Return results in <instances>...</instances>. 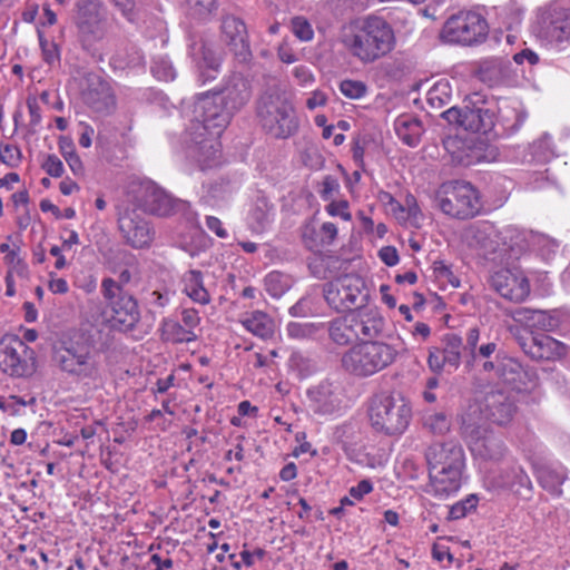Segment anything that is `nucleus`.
I'll return each instance as SVG.
<instances>
[{
    "mask_svg": "<svg viewBox=\"0 0 570 570\" xmlns=\"http://www.w3.org/2000/svg\"><path fill=\"white\" fill-rule=\"evenodd\" d=\"M233 114L218 92L199 95L191 106L190 125L184 142L187 157L202 169L210 168L218 161L220 144L218 136L228 126Z\"/></svg>",
    "mask_w": 570,
    "mask_h": 570,
    "instance_id": "obj_1",
    "label": "nucleus"
},
{
    "mask_svg": "<svg viewBox=\"0 0 570 570\" xmlns=\"http://www.w3.org/2000/svg\"><path fill=\"white\" fill-rule=\"evenodd\" d=\"M340 42L350 57L363 65H372L394 50L396 37L384 18L371 14L344 26Z\"/></svg>",
    "mask_w": 570,
    "mask_h": 570,
    "instance_id": "obj_2",
    "label": "nucleus"
},
{
    "mask_svg": "<svg viewBox=\"0 0 570 570\" xmlns=\"http://www.w3.org/2000/svg\"><path fill=\"white\" fill-rule=\"evenodd\" d=\"M256 118L262 129L275 139H287L299 128V120L286 90L278 83L269 85L258 97Z\"/></svg>",
    "mask_w": 570,
    "mask_h": 570,
    "instance_id": "obj_3",
    "label": "nucleus"
},
{
    "mask_svg": "<svg viewBox=\"0 0 570 570\" xmlns=\"http://www.w3.org/2000/svg\"><path fill=\"white\" fill-rule=\"evenodd\" d=\"M525 114L517 108H501L499 118L490 108L470 107L462 108L451 107L442 112V117L452 125H455L466 131L488 134L495 125L497 120L509 132L517 131L525 120Z\"/></svg>",
    "mask_w": 570,
    "mask_h": 570,
    "instance_id": "obj_4",
    "label": "nucleus"
},
{
    "mask_svg": "<svg viewBox=\"0 0 570 570\" xmlns=\"http://www.w3.org/2000/svg\"><path fill=\"white\" fill-rule=\"evenodd\" d=\"M368 417L372 428L389 436L403 434L412 419L410 402L400 393H380L371 399Z\"/></svg>",
    "mask_w": 570,
    "mask_h": 570,
    "instance_id": "obj_5",
    "label": "nucleus"
},
{
    "mask_svg": "<svg viewBox=\"0 0 570 570\" xmlns=\"http://www.w3.org/2000/svg\"><path fill=\"white\" fill-rule=\"evenodd\" d=\"M397 356V350L385 342L365 341L350 347L341 358L342 367L356 377H370L390 365Z\"/></svg>",
    "mask_w": 570,
    "mask_h": 570,
    "instance_id": "obj_6",
    "label": "nucleus"
},
{
    "mask_svg": "<svg viewBox=\"0 0 570 570\" xmlns=\"http://www.w3.org/2000/svg\"><path fill=\"white\" fill-rule=\"evenodd\" d=\"M102 316L110 326L120 332L132 331L140 321L137 298L116 285L115 278L105 277L100 284Z\"/></svg>",
    "mask_w": 570,
    "mask_h": 570,
    "instance_id": "obj_7",
    "label": "nucleus"
},
{
    "mask_svg": "<svg viewBox=\"0 0 570 570\" xmlns=\"http://www.w3.org/2000/svg\"><path fill=\"white\" fill-rule=\"evenodd\" d=\"M440 209L458 219L475 217L481 209L478 190L466 181H450L441 186L438 196Z\"/></svg>",
    "mask_w": 570,
    "mask_h": 570,
    "instance_id": "obj_8",
    "label": "nucleus"
},
{
    "mask_svg": "<svg viewBox=\"0 0 570 570\" xmlns=\"http://www.w3.org/2000/svg\"><path fill=\"white\" fill-rule=\"evenodd\" d=\"M326 303L337 312L355 311L367 304L370 294L362 277L346 274L323 287Z\"/></svg>",
    "mask_w": 570,
    "mask_h": 570,
    "instance_id": "obj_9",
    "label": "nucleus"
},
{
    "mask_svg": "<svg viewBox=\"0 0 570 570\" xmlns=\"http://www.w3.org/2000/svg\"><path fill=\"white\" fill-rule=\"evenodd\" d=\"M488 36V22L478 12L460 11L444 23L441 37L445 42L463 46L478 45Z\"/></svg>",
    "mask_w": 570,
    "mask_h": 570,
    "instance_id": "obj_10",
    "label": "nucleus"
},
{
    "mask_svg": "<svg viewBox=\"0 0 570 570\" xmlns=\"http://www.w3.org/2000/svg\"><path fill=\"white\" fill-rule=\"evenodd\" d=\"M55 360L59 367L80 381H96L100 377V365L97 355L83 344L60 347Z\"/></svg>",
    "mask_w": 570,
    "mask_h": 570,
    "instance_id": "obj_11",
    "label": "nucleus"
},
{
    "mask_svg": "<svg viewBox=\"0 0 570 570\" xmlns=\"http://www.w3.org/2000/svg\"><path fill=\"white\" fill-rule=\"evenodd\" d=\"M0 368L11 376H30L36 371L35 351L16 335L0 340Z\"/></svg>",
    "mask_w": 570,
    "mask_h": 570,
    "instance_id": "obj_12",
    "label": "nucleus"
},
{
    "mask_svg": "<svg viewBox=\"0 0 570 570\" xmlns=\"http://www.w3.org/2000/svg\"><path fill=\"white\" fill-rule=\"evenodd\" d=\"M134 199L145 213L167 217L186 208V203L168 195L153 181H142L132 189Z\"/></svg>",
    "mask_w": 570,
    "mask_h": 570,
    "instance_id": "obj_13",
    "label": "nucleus"
},
{
    "mask_svg": "<svg viewBox=\"0 0 570 570\" xmlns=\"http://www.w3.org/2000/svg\"><path fill=\"white\" fill-rule=\"evenodd\" d=\"M466 433L469 449L480 464L498 463L509 452L502 438L488 428L475 426Z\"/></svg>",
    "mask_w": 570,
    "mask_h": 570,
    "instance_id": "obj_14",
    "label": "nucleus"
},
{
    "mask_svg": "<svg viewBox=\"0 0 570 570\" xmlns=\"http://www.w3.org/2000/svg\"><path fill=\"white\" fill-rule=\"evenodd\" d=\"M518 393L508 390H491L480 405L484 419L498 425H504L512 421L518 411Z\"/></svg>",
    "mask_w": 570,
    "mask_h": 570,
    "instance_id": "obj_15",
    "label": "nucleus"
},
{
    "mask_svg": "<svg viewBox=\"0 0 570 570\" xmlns=\"http://www.w3.org/2000/svg\"><path fill=\"white\" fill-rule=\"evenodd\" d=\"M489 282L493 291L510 302L521 303L530 294L529 281L518 269L500 268L494 271Z\"/></svg>",
    "mask_w": 570,
    "mask_h": 570,
    "instance_id": "obj_16",
    "label": "nucleus"
},
{
    "mask_svg": "<svg viewBox=\"0 0 570 570\" xmlns=\"http://www.w3.org/2000/svg\"><path fill=\"white\" fill-rule=\"evenodd\" d=\"M121 236L134 248L149 247L155 233L150 223L136 209H125L118 218Z\"/></svg>",
    "mask_w": 570,
    "mask_h": 570,
    "instance_id": "obj_17",
    "label": "nucleus"
},
{
    "mask_svg": "<svg viewBox=\"0 0 570 570\" xmlns=\"http://www.w3.org/2000/svg\"><path fill=\"white\" fill-rule=\"evenodd\" d=\"M538 35L549 42L570 40V9L550 7L538 18Z\"/></svg>",
    "mask_w": 570,
    "mask_h": 570,
    "instance_id": "obj_18",
    "label": "nucleus"
},
{
    "mask_svg": "<svg viewBox=\"0 0 570 570\" xmlns=\"http://www.w3.org/2000/svg\"><path fill=\"white\" fill-rule=\"evenodd\" d=\"M81 96L83 102L99 115H110L116 109V97L110 83L98 75L86 77Z\"/></svg>",
    "mask_w": 570,
    "mask_h": 570,
    "instance_id": "obj_19",
    "label": "nucleus"
},
{
    "mask_svg": "<svg viewBox=\"0 0 570 570\" xmlns=\"http://www.w3.org/2000/svg\"><path fill=\"white\" fill-rule=\"evenodd\" d=\"M487 478L492 488L507 489L520 495L530 494L532 490L529 475L515 460L490 472Z\"/></svg>",
    "mask_w": 570,
    "mask_h": 570,
    "instance_id": "obj_20",
    "label": "nucleus"
},
{
    "mask_svg": "<svg viewBox=\"0 0 570 570\" xmlns=\"http://www.w3.org/2000/svg\"><path fill=\"white\" fill-rule=\"evenodd\" d=\"M222 32L236 60L248 63L253 55L245 22L234 14H226L222 20Z\"/></svg>",
    "mask_w": 570,
    "mask_h": 570,
    "instance_id": "obj_21",
    "label": "nucleus"
},
{
    "mask_svg": "<svg viewBox=\"0 0 570 570\" xmlns=\"http://www.w3.org/2000/svg\"><path fill=\"white\" fill-rule=\"evenodd\" d=\"M525 354L535 360H553L567 355L568 346L549 335L517 336Z\"/></svg>",
    "mask_w": 570,
    "mask_h": 570,
    "instance_id": "obj_22",
    "label": "nucleus"
},
{
    "mask_svg": "<svg viewBox=\"0 0 570 570\" xmlns=\"http://www.w3.org/2000/svg\"><path fill=\"white\" fill-rule=\"evenodd\" d=\"M429 470H459L464 468L463 449L453 443H440L431 445L426 451Z\"/></svg>",
    "mask_w": 570,
    "mask_h": 570,
    "instance_id": "obj_23",
    "label": "nucleus"
},
{
    "mask_svg": "<svg viewBox=\"0 0 570 570\" xmlns=\"http://www.w3.org/2000/svg\"><path fill=\"white\" fill-rule=\"evenodd\" d=\"M351 314L358 340L376 337L382 333L385 321L377 308L364 305L352 311Z\"/></svg>",
    "mask_w": 570,
    "mask_h": 570,
    "instance_id": "obj_24",
    "label": "nucleus"
},
{
    "mask_svg": "<svg viewBox=\"0 0 570 570\" xmlns=\"http://www.w3.org/2000/svg\"><path fill=\"white\" fill-rule=\"evenodd\" d=\"M225 105L234 115L237 110L244 107L250 99L252 86L248 79L242 75H233L222 92Z\"/></svg>",
    "mask_w": 570,
    "mask_h": 570,
    "instance_id": "obj_25",
    "label": "nucleus"
},
{
    "mask_svg": "<svg viewBox=\"0 0 570 570\" xmlns=\"http://www.w3.org/2000/svg\"><path fill=\"white\" fill-rule=\"evenodd\" d=\"M429 492L436 497H448L461 487L462 471L459 470H429Z\"/></svg>",
    "mask_w": 570,
    "mask_h": 570,
    "instance_id": "obj_26",
    "label": "nucleus"
},
{
    "mask_svg": "<svg viewBox=\"0 0 570 570\" xmlns=\"http://www.w3.org/2000/svg\"><path fill=\"white\" fill-rule=\"evenodd\" d=\"M514 320L524 324L530 330L550 332L559 326V318L556 314L541 309L518 308Z\"/></svg>",
    "mask_w": 570,
    "mask_h": 570,
    "instance_id": "obj_27",
    "label": "nucleus"
},
{
    "mask_svg": "<svg viewBox=\"0 0 570 570\" xmlns=\"http://www.w3.org/2000/svg\"><path fill=\"white\" fill-rule=\"evenodd\" d=\"M480 341V330L474 326L468 330L465 334L464 356L466 367L473 366L479 358H491L497 352L498 344L488 342L478 346Z\"/></svg>",
    "mask_w": 570,
    "mask_h": 570,
    "instance_id": "obj_28",
    "label": "nucleus"
},
{
    "mask_svg": "<svg viewBox=\"0 0 570 570\" xmlns=\"http://www.w3.org/2000/svg\"><path fill=\"white\" fill-rule=\"evenodd\" d=\"M497 366L498 377L511 386L510 391L519 393L525 387L528 374L518 361L511 357H503Z\"/></svg>",
    "mask_w": 570,
    "mask_h": 570,
    "instance_id": "obj_29",
    "label": "nucleus"
},
{
    "mask_svg": "<svg viewBox=\"0 0 570 570\" xmlns=\"http://www.w3.org/2000/svg\"><path fill=\"white\" fill-rule=\"evenodd\" d=\"M240 323L248 332L257 337L266 340L274 334V321L265 312L253 311L244 313L240 316Z\"/></svg>",
    "mask_w": 570,
    "mask_h": 570,
    "instance_id": "obj_30",
    "label": "nucleus"
},
{
    "mask_svg": "<svg viewBox=\"0 0 570 570\" xmlns=\"http://www.w3.org/2000/svg\"><path fill=\"white\" fill-rule=\"evenodd\" d=\"M394 128L397 137L407 146L415 147L423 134L421 121L411 115H402L396 118Z\"/></svg>",
    "mask_w": 570,
    "mask_h": 570,
    "instance_id": "obj_31",
    "label": "nucleus"
},
{
    "mask_svg": "<svg viewBox=\"0 0 570 570\" xmlns=\"http://www.w3.org/2000/svg\"><path fill=\"white\" fill-rule=\"evenodd\" d=\"M330 338L337 345H347L356 340L357 333L351 312L333 320L328 325Z\"/></svg>",
    "mask_w": 570,
    "mask_h": 570,
    "instance_id": "obj_32",
    "label": "nucleus"
},
{
    "mask_svg": "<svg viewBox=\"0 0 570 570\" xmlns=\"http://www.w3.org/2000/svg\"><path fill=\"white\" fill-rule=\"evenodd\" d=\"M184 293L200 305H207L210 302V295L204 286L203 274L199 271H187L183 276Z\"/></svg>",
    "mask_w": 570,
    "mask_h": 570,
    "instance_id": "obj_33",
    "label": "nucleus"
},
{
    "mask_svg": "<svg viewBox=\"0 0 570 570\" xmlns=\"http://www.w3.org/2000/svg\"><path fill=\"white\" fill-rule=\"evenodd\" d=\"M78 29L80 39L85 47L90 48L96 42L105 37V23L98 18L97 14L89 18L79 17Z\"/></svg>",
    "mask_w": 570,
    "mask_h": 570,
    "instance_id": "obj_34",
    "label": "nucleus"
},
{
    "mask_svg": "<svg viewBox=\"0 0 570 570\" xmlns=\"http://www.w3.org/2000/svg\"><path fill=\"white\" fill-rule=\"evenodd\" d=\"M161 340L173 344L189 343L197 340V335L191 330L173 318H164L160 324Z\"/></svg>",
    "mask_w": 570,
    "mask_h": 570,
    "instance_id": "obj_35",
    "label": "nucleus"
},
{
    "mask_svg": "<svg viewBox=\"0 0 570 570\" xmlns=\"http://www.w3.org/2000/svg\"><path fill=\"white\" fill-rule=\"evenodd\" d=\"M315 411L321 414H332L341 409V397L328 386H321L314 393Z\"/></svg>",
    "mask_w": 570,
    "mask_h": 570,
    "instance_id": "obj_36",
    "label": "nucleus"
},
{
    "mask_svg": "<svg viewBox=\"0 0 570 570\" xmlns=\"http://www.w3.org/2000/svg\"><path fill=\"white\" fill-rule=\"evenodd\" d=\"M264 285L266 292L273 297H281L292 286V278L278 271H273L265 276Z\"/></svg>",
    "mask_w": 570,
    "mask_h": 570,
    "instance_id": "obj_37",
    "label": "nucleus"
},
{
    "mask_svg": "<svg viewBox=\"0 0 570 570\" xmlns=\"http://www.w3.org/2000/svg\"><path fill=\"white\" fill-rule=\"evenodd\" d=\"M444 347L442 351L448 361V365L458 368L462 357V351L464 352L463 341L456 334H446L443 338Z\"/></svg>",
    "mask_w": 570,
    "mask_h": 570,
    "instance_id": "obj_38",
    "label": "nucleus"
},
{
    "mask_svg": "<svg viewBox=\"0 0 570 570\" xmlns=\"http://www.w3.org/2000/svg\"><path fill=\"white\" fill-rule=\"evenodd\" d=\"M451 100V89L446 81L436 82L426 94L428 104L435 109L442 108Z\"/></svg>",
    "mask_w": 570,
    "mask_h": 570,
    "instance_id": "obj_39",
    "label": "nucleus"
},
{
    "mask_svg": "<svg viewBox=\"0 0 570 570\" xmlns=\"http://www.w3.org/2000/svg\"><path fill=\"white\" fill-rule=\"evenodd\" d=\"M444 148L451 154L452 160L460 165H471V159L464 150L465 144L458 137H448L443 140Z\"/></svg>",
    "mask_w": 570,
    "mask_h": 570,
    "instance_id": "obj_40",
    "label": "nucleus"
},
{
    "mask_svg": "<svg viewBox=\"0 0 570 570\" xmlns=\"http://www.w3.org/2000/svg\"><path fill=\"white\" fill-rule=\"evenodd\" d=\"M424 426L434 434H444L450 430V420L442 412L426 413L423 420Z\"/></svg>",
    "mask_w": 570,
    "mask_h": 570,
    "instance_id": "obj_41",
    "label": "nucleus"
},
{
    "mask_svg": "<svg viewBox=\"0 0 570 570\" xmlns=\"http://www.w3.org/2000/svg\"><path fill=\"white\" fill-rule=\"evenodd\" d=\"M478 497L474 494L468 495L464 500L454 503L449 510L450 520H459L466 517L470 512L474 511L478 505Z\"/></svg>",
    "mask_w": 570,
    "mask_h": 570,
    "instance_id": "obj_42",
    "label": "nucleus"
},
{
    "mask_svg": "<svg viewBox=\"0 0 570 570\" xmlns=\"http://www.w3.org/2000/svg\"><path fill=\"white\" fill-rule=\"evenodd\" d=\"M564 476L556 471L542 470L539 474L540 484L552 494H561Z\"/></svg>",
    "mask_w": 570,
    "mask_h": 570,
    "instance_id": "obj_43",
    "label": "nucleus"
},
{
    "mask_svg": "<svg viewBox=\"0 0 570 570\" xmlns=\"http://www.w3.org/2000/svg\"><path fill=\"white\" fill-rule=\"evenodd\" d=\"M341 92L348 99H361L367 92V86L361 80L345 79L340 83Z\"/></svg>",
    "mask_w": 570,
    "mask_h": 570,
    "instance_id": "obj_44",
    "label": "nucleus"
},
{
    "mask_svg": "<svg viewBox=\"0 0 570 570\" xmlns=\"http://www.w3.org/2000/svg\"><path fill=\"white\" fill-rule=\"evenodd\" d=\"M151 72L156 78L163 81H170L176 77V71L171 62L164 57H158L154 60Z\"/></svg>",
    "mask_w": 570,
    "mask_h": 570,
    "instance_id": "obj_45",
    "label": "nucleus"
},
{
    "mask_svg": "<svg viewBox=\"0 0 570 570\" xmlns=\"http://www.w3.org/2000/svg\"><path fill=\"white\" fill-rule=\"evenodd\" d=\"M3 259L9 266L8 273L16 274L20 277H27L28 267L20 256V247L4 255Z\"/></svg>",
    "mask_w": 570,
    "mask_h": 570,
    "instance_id": "obj_46",
    "label": "nucleus"
},
{
    "mask_svg": "<svg viewBox=\"0 0 570 570\" xmlns=\"http://www.w3.org/2000/svg\"><path fill=\"white\" fill-rule=\"evenodd\" d=\"M42 58L48 65H53L60 60L58 46L55 41L48 40L41 31H38Z\"/></svg>",
    "mask_w": 570,
    "mask_h": 570,
    "instance_id": "obj_47",
    "label": "nucleus"
},
{
    "mask_svg": "<svg viewBox=\"0 0 570 570\" xmlns=\"http://www.w3.org/2000/svg\"><path fill=\"white\" fill-rule=\"evenodd\" d=\"M272 210L273 206L261 199L255 204L250 216L258 224V227L264 228L271 222Z\"/></svg>",
    "mask_w": 570,
    "mask_h": 570,
    "instance_id": "obj_48",
    "label": "nucleus"
},
{
    "mask_svg": "<svg viewBox=\"0 0 570 570\" xmlns=\"http://www.w3.org/2000/svg\"><path fill=\"white\" fill-rule=\"evenodd\" d=\"M293 33L302 41H308L313 38V29L309 22L303 17H295L292 20Z\"/></svg>",
    "mask_w": 570,
    "mask_h": 570,
    "instance_id": "obj_49",
    "label": "nucleus"
},
{
    "mask_svg": "<svg viewBox=\"0 0 570 570\" xmlns=\"http://www.w3.org/2000/svg\"><path fill=\"white\" fill-rule=\"evenodd\" d=\"M41 167L49 176L56 178L61 177L65 171L62 161L53 154L45 156Z\"/></svg>",
    "mask_w": 570,
    "mask_h": 570,
    "instance_id": "obj_50",
    "label": "nucleus"
},
{
    "mask_svg": "<svg viewBox=\"0 0 570 570\" xmlns=\"http://www.w3.org/2000/svg\"><path fill=\"white\" fill-rule=\"evenodd\" d=\"M504 12V23L507 28L512 30L521 24L523 18L522 8L518 7L515 3H511L503 8Z\"/></svg>",
    "mask_w": 570,
    "mask_h": 570,
    "instance_id": "obj_51",
    "label": "nucleus"
},
{
    "mask_svg": "<svg viewBox=\"0 0 570 570\" xmlns=\"http://www.w3.org/2000/svg\"><path fill=\"white\" fill-rule=\"evenodd\" d=\"M195 13L199 17H207L216 11V0H187Z\"/></svg>",
    "mask_w": 570,
    "mask_h": 570,
    "instance_id": "obj_52",
    "label": "nucleus"
},
{
    "mask_svg": "<svg viewBox=\"0 0 570 570\" xmlns=\"http://www.w3.org/2000/svg\"><path fill=\"white\" fill-rule=\"evenodd\" d=\"M27 107L30 115L29 127L32 132H36L37 127L41 122V109L35 97H28Z\"/></svg>",
    "mask_w": 570,
    "mask_h": 570,
    "instance_id": "obj_53",
    "label": "nucleus"
},
{
    "mask_svg": "<svg viewBox=\"0 0 570 570\" xmlns=\"http://www.w3.org/2000/svg\"><path fill=\"white\" fill-rule=\"evenodd\" d=\"M326 212L328 215L338 216L346 222L352 219V215L348 210V203L346 200L331 202L326 206Z\"/></svg>",
    "mask_w": 570,
    "mask_h": 570,
    "instance_id": "obj_54",
    "label": "nucleus"
},
{
    "mask_svg": "<svg viewBox=\"0 0 570 570\" xmlns=\"http://www.w3.org/2000/svg\"><path fill=\"white\" fill-rule=\"evenodd\" d=\"M428 364L431 371L440 373L444 365L448 364V361H445V356L443 355L442 351L438 347H434L430 350Z\"/></svg>",
    "mask_w": 570,
    "mask_h": 570,
    "instance_id": "obj_55",
    "label": "nucleus"
},
{
    "mask_svg": "<svg viewBox=\"0 0 570 570\" xmlns=\"http://www.w3.org/2000/svg\"><path fill=\"white\" fill-rule=\"evenodd\" d=\"M170 299H171L170 292L154 291L149 295L148 303L151 307H154L156 309H163L169 304Z\"/></svg>",
    "mask_w": 570,
    "mask_h": 570,
    "instance_id": "obj_56",
    "label": "nucleus"
},
{
    "mask_svg": "<svg viewBox=\"0 0 570 570\" xmlns=\"http://www.w3.org/2000/svg\"><path fill=\"white\" fill-rule=\"evenodd\" d=\"M340 189V184L337 179L331 175L324 177L322 181V189L320 190L321 197L325 200H328L334 193H337Z\"/></svg>",
    "mask_w": 570,
    "mask_h": 570,
    "instance_id": "obj_57",
    "label": "nucleus"
},
{
    "mask_svg": "<svg viewBox=\"0 0 570 570\" xmlns=\"http://www.w3.org/2000/svg\"><path fill=\"white\" fill-rule=\"evenodd\" d=\"M181 322L187 330H194L199 325L200 317L195 308H184L181 312Z\"/></svg>",
    "mask_w": 570,
    "mask_h": 570,
    "instance_id": "obj_58",
    "label": "nucleus"
},
{
    "mask_svg": "<svg viewBox=\"0 0 570 570\" xmlns=\"http://www.w3.org/2000/svg\"><path fill=\"white\" fill-rule=\"evenodd\" d=\"M312 325L292 322L287 325V334L293 338H302L312 334Z\"/></svg>",
    "mask_w": 570,
    "mask_h": 570,
    "instance_id": "obj_59",
    "label": "nucleus"
},
{
    "mask_svg": "<svg viewBox=\"0 0 570 570\" xmlns=\"http://www.w3.org/2000/svg\"><path fill=\"white\" fill-rule=\"evenodd\" d=\"M0 158L4 164L12 165L13 161H19L21 158V151L17 146L6 145L0 149Z\"/></svg>",
    "mask_w": 570,
    "mask_h": 570,
    "instance_id": "obj_60",
    "label": "nucleus"
},
{
    "mask_svg": "<svg viewBox=\"0 0 570 570\" xmlns=\"http://www.w3.org/2000/svg\"><path fill=\"white\" fill-rule=\"evenodd\" d=\"M379 256L387 266H394L399 263V254L396 248L393 246L382 247L379 252Z\"/></svg>",
    "mask_w": 570,
    "mask_h": 570,
    "instance_id": "obj_61",
    "label": "nucleus"
},
{
    "mask_svg": "<svg viewBox=\"0 0 570 570\" xmlns=\"http://www.w3.org/2000/svg\"><path fill=\"white\" fill-rule=\"evenodd\" d=\"M277 56L285 63H294L297 60L294 49L286 41L278 46Z\"/></svg>",
    "mask_w": 570,
    "mask_h": 570,
    "instance_id": "obj_62",
    "label": "nucleus"
},
{
    "mask_svg": "<svg viewBox=\"0 0 570 570\" xmlns=\"http://www.w3.org/2000/svg\"><path fill=\"white\" fill-rule=\"evenodd\" d=\"M327 102V96L325 92L321 90H315L311 94V96L306 99V107L309 110H314L318 107L325 106Z\"/></svg>",
    "mask_w": 570,
    "mask_h": 570,
    "instance_id": "obj_63",
    "label": "nucleus"
},
{
    "mask_svg": "<svg viewBox=\"0 0 570 570\" xmlns=\"http://www.w3.org/2000/svg\"><path fill=\"white\" fill-rule=\"evenodd\" d=\"M373 490V485L368 480H362L357 485L350 489V495L355 500H361L365 494Z\"/></svg>",
    "mask_w": 570,
    "mask_h": 570,
    "instance_id": "obj_64",
    "label": "nucleus"
}]
</instances>
